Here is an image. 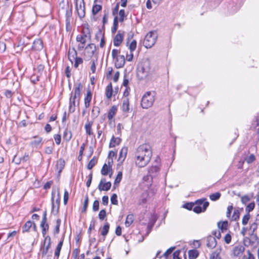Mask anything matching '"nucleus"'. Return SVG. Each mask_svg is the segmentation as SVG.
I'll list each match as a JSON object with an SVG mask.
<instances>
[{
	"label": "nucleus",
	"mask_w": 259,
	"mask_h": 259,
	"mask_svg": "<svg viewBox=\"0 0 259 259\" xmlns=\"http://www.w3.org/2000/svg\"><path fill=\"white\" fill-rule=\"evenodd\" d=\"M152 155L151 146L147 144L140 145L135 153V161L139 167L146 166L150 162Z\"/></svg>",
	"instance_id": "nucleus-1"
},
{
	"label": "nucleus",
	"mask_w": 259,
	"mask_h": 259,
	"mask_svg": "<svg viewBox=\"0 0 259 259\" xmlns=\"http://www.w3.org/2000/svg\"><path fill=\"white\" fill-rule=\"evenodd\" d=\"M82 85L80 83L74 85V92L71 94L69 100V112L73 113L75 109L76 103L78 104Z\"/></svg>",
	"instance_id": "nucleus-2"
},
{
	"label": "nucleus",
	"mask_w": 259,
	"mask_h": 259,
	"mask_svg": "<svg viewBox=\"0 0 259 259\" xmlns=\"http://www.w3.org/2000/svg\"><path fill=\"white\" fill-rule=\"evenodd\" d=\"M151 72L150 63L148 60L143 61L137 69V75L140 79L147 78Z\"/></svg>",
	"instance_id": "nucleus-3"
},
{
	"label": "nucleus",
	"mask_w": 259,
	"mask_h": 259,
	"mask_svg": "<svg viewBox=\"0 0 259 259\" xmlns=\"http://www.w3.org/2000/svg\"><path fill=\"white\" fill-rule=\"evenodd\" d=\"M155 100V92L151 91L147 92L143 95L142 98L141 106L143 109H148L153 105Z\"/></svg>",
	"instance_id": "nucleus-4"
},
{
	"label": "nucleus",
	"mask_w": 259,
	"mask_h": 259,
	"mask_svg": "<svg viewBox=\"0 0 259 259\" xmlns=\"http://www.w3.org/2000/svg\"><path fill=\"white\" fill-rule=\"evenodd\" d=\"M157 38V33L155 31L149 32L143 40V45L147 48H150L155 44Z\"/></svg>",
	"instance_id": "nucleus-5"
},
{
	"label": "nucleus",
	"mask_w": 259,
	"mask_h": 259,
	"mask_svg": "<svg viewBox=\"0 0 259 259\" xmlns=\"http://www.w3.org/2000/svg\"><path fill=\"white\" fill-rule=\"evenodd\" d=\"M90 39V35L85 33L84 31H82L81 34H78L76 36V41L79 43L77 46L78 49L79 50H82L84 48L88 40Z\"/></svg>",
	"instance_id": "nucleus-6"
},
{
	"label": "nucleus",
	"mask_w": 259,
	"mask_h": 259,
	"mask_svg": "<svg viewBox=\"0 0 259 259\" xmlns=\"http://www.w3.org/2000/svg\"><path fill=\"white\" fill-rule=\"evenodd\" d=\"M208 205L209 203L207 201L198 200L196 201V204H194L193 210L196 213H200L201 212L204 211Z\"/></svg>",
	"instance_id": "nucleus-7"
},
{
	"label": "nucleus",
	"mask_w": 259,
	"mask_h": 259,
	"mask_svg": "<svg viewBox=\"0 0 259 259\" xmlns=\"http://www.w3.org/2000/svg\"><path fill=\"white\" fill-rule=\"evenodd\" d=\"M51 246V237L49 236H47L44 239V241L41 243L40 247V253L42 257L45 256L47 253Z\"/></svg>",
	"instance_id": "nucleus-8"
},
{
	"label": "nucleus",
	"mask_w": 259,
	"mask_h": 259,
	"mask_svg": "<svg viewBox=\"0 0 259 259\" xmlns=\"http://www.w3.org/2000/svg\"><path fill=\"white\" fill-rule=\"evenodd\" d=\"M76 11L78 17L82 18L85 16V7L83 0H76Z\"/></svg>",
	"instance_id": "nucleus-9"
},
{
	"label": "nucleus",
	"mask_w": 259,
	"mask_h": 259,
	"mask_svg": "<svg viewBox=\"0 0 259 259\" xmlns=\"http://www.w3.org/2000/svg\"><path fill=\"white\" fill-rule=\"evenodd\" d=\"M113 162V160L111 158V159H109L108 161V164L106 163H105L101 169V174L102 175L104 176H106L109 175V177H111L112 172L110 173V171H111V163Z\"/></svg>",
	"instance_id": "nucleus-10"
},
{
	"label": "nucleus",
	"mask_w": 259,
	"mask_h": 259,
	"mask_svg": "<svg viewBox=\"0 0 259 259\" xmlns=\"http://www.w3.org/2000/svg\"><path fill=\"white\" fill-rule=\"evenodd\" d=\"M96 50V46L94 44H90L85 48L84 54L89 58L92 57Z\"/></svg>",
	"instance_id": "nucleus-11"
},
{
	"label": "nucleus",
	"mask_w": 259,
	"mask_h": 259,
	"mask_svg": "<svg viewBox=\"0 0 259 259\" xmlns=\"http://www.w3.org/2000/svg\"><path fill=\"white\" fill-rule=\"evenodd\" d=\"M111 187L110 182H106L105 179H102L98 186L100 191H108Z\"/></svg>",
	"instance_id": "nucleus-12"
},
{
	"label": "nucleus",
	"mask_w": 259,
	"mask_h": 259,
	"mask_svg": "<svg viewBox=\"0 0 259 259\" xmlns=\"http://www.w3.org/2000/svg\"><path fill=\"white\" fill-rule=\"evenodd\" d=\"M113 60L115 66L117 68H122L125 64V57L123 55H119Z\"/></svg>",
	"instance_id": "nucleus-13"
},
{
	"label": "nucleus",
	"mask_w": 259,
	"mask_h": 259,
	"mask_svg": "<svg viewBox=\"0 0 259 259\" xmlns=\"http://www.w3.org/2000/svg\"><path fill=\"white\" fill-rule=\"evenodd\" d=\"M206 242V245L209 248L212 249L217 245V240L213 236H208L207 237Z\"/></svg>",
	"instance_id": "nucleus-14"
},
{
	"label": "nucleus",
	"mask_w": 259,
	"mask_h": 259,
	"mask_svg": "<svg viewBox=\"0 0 259 259\" xmlns=\"http://www.w3.org/2000/svg\"><path fill=\"white\" fill-rule=\"evenodd\" d=\"M117 111V107L115 105L112 106L109 110L107 114V118L109 121L112 122L113 118Z\"/></svg>",
	"instance_id": "nucleus-15"
},
{
	"label": "nucleus",
	"mask_w": 259,
	"mask_h": 259,
	"mask_svg": "<svg viewBox=\"0 0 259 259\" xmlns=\"http://www.w3.org/2000/svg\"><path fill=\"white\" fill-rule=\"evenodd\" d=\"M128 151L127 147H123L120 150L119 154L118 161L122 163L125 160Z\"/></svg>",
	"instance_id": "nucleus-16"
},
{
	"label": "nucleus",
	"mask_w": 259,
	"mask_h": 259,
	"mask_svg": "<svg viewBox=\"0 0 259 259\" xmlns=\"http://www.w3.org/2000/svg\"><path fill=\"white\" fill-rule=\"evenodd\" d=\"M123 33L118 32L113 39V44L115 46H119L121 44L123 39Z\"/></svg>",
	"instance_id": "nucleus-17"
},
{
	"label": "nucleus",
	"mask_w": 259,
	"mask_h": 259,
	"mask_svg": "<svg viewBox=\"0 0 259 259\" xmlns=\"http://www.w3.org/2000/svg\"><path fill=\"white\" fill-rule=\"evenodd\" d=\"M244 247L242 245L235 246L233 251V255L235 256H240L244 251Z\"/></svg>",
	"instance_id": "nucleus-18"
},
{
	"label": "nucleus",
	"mask_w": 259,
	"mask_h": 259,
	"mask_svg": "<svg viewBox=\"0 0 259 259\" xmlns=\"http://www.w3.org/2000/svg\"><path fill=\"white\" fill-rule=\"evenodd\" d=\"M122 110L124 112H128L130 111V103L128 98H123L122 99V104L121 106Z\"/></svg>",
	"instance_id": "nucleus-19"
},
{
	"label": "nucleus",
	"mask_w": 259,
	"mask_h": 259,
	"mask_svg": "<svg viewBox=\"0 0 259 259\" xmlns=\"http://www.w3.org/2000/svg\"><path fill=\"white\" fill-rule=\"evenodd\" d=\"M43 48V45L42 41L37 39L34 41L32 49L35 51H40Z\"/></svg>",
	"instance_id": "nucleus-20"
},
{
	"label": "nucleus",
	"mask_w": 259,
	"mask_h": 259,
	"mask_svg": "<svg viewBox=\"0 0 259 259\" xmlns=\"http://www.w3.org/2000/svg\"><path fill=\"white\" fill-rule=\"evenodd\" d=\"M92 98V94L90 90L87 91V94L84 97V106L85 108H89L90 106V102Z\"/></svg>",
	"instance_id": "nucleus-21"
},
{
	"label": "nucleus",
	"mask_w": 259,
	"mask_h": 259,
	"mask_svg": "<svg viewBox=\"0 0 259 259\" xmlns=\"http://www.w3.org/2000/svg\"><path fill=\"white\" fill-rule=\"evenodd\" d=\"M55 193H52V208L54 209L55 207L57 209H58L59 205V193L58 192L57 194V198L56 199V202L55 203Z\"/></svg>",
	"instance_id": "nucleus-22"
},
{
	"label": "nucleus",
	"mask_w": 259,
	"mask_h": 259,
	"mask_svg": "<svg viewBox=\"0 0 259 259\" xmlns=\"http://www.w3.org/2000/svg\"><path fill=\"white\" fill-rule=\"evenodd\" d=\"M120 142L121 139L119 138H115L114 136H113L110 141L109 147H114L118 145L120 143Z\"/></svg>",
	"instance_id": "nucleus-23"
},
{
	"label": "nucleus",
	"mask_w": 259,
	"mask_h": 259,
	"mask_svg": "<svg viewBox=\"0 0 259 259\" xmlns=\"http://www.w3.org/2000/svg\"><path fill=\"white\" fill-rule=\"evenodd\" d=\"M92 124H93L92 122L88 121V122H87L85 124V125H84L85 132H86L87 134H88L89 136H94V135L93 132H92Z\"/></svg>",
	"instance_id": "nucleus-24"
},
{
	"label": "nucleus",
	"mask_w": 259,
	"mask_h": 259,
	"mask_svg": "<svg viewBox=\"0 0 259 259\" xmlns=\"http://www.w3.org/2000/svg\"><path fill=\"white\" fill-rule=\"evenodd\" d=\"M68 56L69 60L72 63L73 61L77 57V52L74 49L69 50Z\"/></svg>",
	"instance_id": "nucleus-25"
},
{
	"label": "nucleus",
	"mask_w": 259,
	"mask_h": 259,
	"mask_svg": "<svg viewBox=\"0 0 259 259\" xmlns=\"http://www.w3.org/2000/svg\"><path fill=\"white\" fill-rule=\"evenodd\" d=\"M113 90L111 83L109 84L106 88V96L108 99H110L112 95Z\"/></svg>",
	"instance_id": "nucleus-26"
},
{
	"label": "nucleus",
	"mask_w": 259,
	"mask_h": 259,
	"mask_svg": "<svg viewBox=\"0 0 259 259\" xmlns=\"http://www.w3.org/2000/svg\"><path fill=\"white\" fill-rule=\"evenodd\" d=\"M199 255L198 251L196 249L190 250L188 251V255L189 259H195Z\"/></svg>",
	"instance_id": "nucleus-27"
},
{
	"label": "nucleus",
	"mask_w": 259,
	"mask_h": 259,
	"mask_svg": "<svg viewBox=\"0 0 259 259\" xmlns=\"http://www.w3.org/2000/svg\"><path fill=\"white\" fill-rule=\"evenodd\" d=\"M240 211L238 209H235L234 210L233 214L231 218V222H236L239 219Z\"/></svg>",
	"instance_id": "nucleus-28"
},
{
	"label": "nucleus",
	"mask_w": 259,
	"mask_h": 259,
	"mask_svg": "<svg viewBox=\"0 0 259 259\" xmlns=\"http://www.w3.org/2000/svg\"><path fill=\"white\" fill-rule=\"evenodd\" d=\"M63 139L67 142L69 141L72 137L71 132L67 130H65L63 133Z\"/></svg>",
	"instance_id": "nucleus-29"
},
{
	"label": "nucleus",
	"mask_w": 259,
	"mask_h": 259,
	"mask_svg": "<svg viewBox=\"0 0 259 259\" xmlns=\"http://www.w3.org/2000/svg\"><path fill=\"white\" fill-rule=\"evenodd\" d=\"M63 239H62L59 242V243L58 244L57 246L56 247V250L55 252V256H57V257H59V256L60 255V251H61V249L62 245H63Z\"/></svg>",
	"instance_id": "nucleus-30"
},
{
	"label": "nucleus",
	"mask_w": 259,
	"mask_h": 259,
	"mask_svg": "<svg viewBox=\"0 0 259 259\" xmlns=\"http://www.w3.org/2000/svg\"><path fill=\"white\" fill-rule=\"evenodd\" d=\"M160 169V168L158 166H152L151 167L149 168L148 172L149 174L151 176H155V174H156L157 172H158Z\"/></svg>",
	"instance_id": "nucleus-31"
},
{
	"label": "nucleus",
	"mask_w": 259,
	"mask_h": 259,
	"mask_svg": "<svg viewBox=\"0 0 259 259\" xmlns=\"http://www.w3.org/2000/svg\"><path fill=\"white\" fill-rule=\"evenodd\" d=\"M134 220V217L133 214H130L127 215L125 222V225L126 226H130L133 223Z\"/></svg>",
	"instance_id": "nucleus-32"
},
{
	"label": "nucleus",
	"mask_w": 259,
	"mask_h": 259,
	"mask_svg": "<svg viewBox=\"0 0 259 259\" xmlns=\"http://www.w3.org/2000/svg\"><path fill=\"white\" fill-rule=\"evenodd\" d=\"M42 138L40 137H35L34 139L31 142V144L32 146L37 147L41 143Z\"/></svg>",
	"instance_id": "nucleus-33"
},
{
	"label": "nucleus",
	"mask_w": 259,
	"mask_h": 259,
	"mask_svg": "<svg viewBox=\"0 0 259 259\" xmlns=\"http://www.w3.org/2000/svg\"><path fill=\"white\" fill-rule=\"evenodd\" d=\"M148 197V193L147 192H143L140 198V203H145L147 202V198Z\"/></svg>",
	"instance_id": "nucleus-34"
},
{
	"label": "nucleus",
	"mask_w": 259,
	"mask_h": 259,
	"mask_svg": "<svg viewBox=\"0 0 259 259\" xmlns=\"http://www.w3.org/2000/svg\"><path fill=\"white\" fill-rule=\"evenodd\" d=\"M97 162V159L94 157L89 162L87 167L89 169H91Z\"/></svg>",
	"instance_id": "nucleus-35"
},
{
	"label": "nucleus",
	"mask_w": 259,
	"mask_h": 259,
	"mask_svg": "<svg viewBox=\"0 0 259 259\" xmlns=\"http://www.w3.org/2000/svg\"><path fill=\"white\" fill-rule=\"evenodd\" d=\"M65 165V162L62 159H59L57 163V167L59 169V172H61Z\"/></svg>",
	"instance_id": "nucleus-36"
},
{
	"label": "nucleus",
	"mask_w": 259,
	"mask_h": 259,
	"mask_svg": "<svg viewBox=\"0 0 259 259\" xmlns=\"http://www.w3.org/2000/svg\"><path fill=\"white\" fill-rule=\"evenodd\" d=\"M109 228H102L100 229L99 232H100L101 235L103 236V241H104L106 235L109 232Z\"/></svg>",
	"instance_id": "nucleus-37"
},
{
	"label": "nucleus",
	"mask_w": 259,
	"mask_h": 259,
	"mask_svg": "<svg viewBox=\"0 0 259 259\" xmlns=\"http://www.w3.org/2000/svg\"><path fill=\"white\" fill-rule=\"evenodd\" d=\"M102 9V6L100 5H95L92 9V13L94 15L97 14Z\"/></svg>",
	"instance_id": "nucleus-38"
},
{
	"label": "nucleus",
	"mask_w": 259,
	"mask_h": 259,
	"mask_svg": "<svg viewBox=\"0 0 259 259\" xmlns=\"http://www.w3.org/2000/svg\"><path fill=\"white\" fill-rule=\"evenodd\" d=\"M118 27V17L115 16L114 19L113 26L112 28V33H115Z\"/></svg>",
	"instance_id": "nucleus-39"
},
{
	"label": "nucleus",
	"mask_w": 259,
	"mask_h": 259,
	"mask_svg": "<svg viewBox=\"0 0 259 259\" xmlns=\"http://www.w3.org/2000/svg\"><path fill=\"white\" fill-rule=\"evenodd\" d=\"M118 15L119 18H118V21L123 22L125 16L124 10H120L118 13Z\"/></svg>",
	"instance_id": "nucleus-40"
},
{
	"label": "nucleus",
	"mask_w": 259,
	"mask_h": 259,
	"mask_svg": "<svg viewBox=\"0 0 259 259\" xmlns=\"http://www.w3.org/2000/svg\"><path fill=\"white\" fill-rule=\"evenodd\" d=\"M72 15V10L71 8L68 9L66 11V17L67 23H70V18Z\"/></svg>",
	"instance_id": "nucleus-41"
},
{
	"label": "nucleus",
	"mask_w": 259,
	"mask_h": 259,
	"mask_svg": "<svg viewBox=\"0 0 259 259\" xmlns=\"http://www.w3.org/2000/svg\"><path fill=\"white\" fill-rule=\"evenodd\" d=\"M46 221H47V213L46 211H45L43 213V217L42 219L41 222V224L40 225V227H48V224H46Z\"/></svg>",
	"instance_id": "nucleus-42"
},
{
	"label": "nucleus",
	"mask_w": 259,
	"mask_h": 259,
	"mask_svg": "<svg viewBox=\"0 0 259 259\" xmlns=\"http://www.w3.org/2000/svg\"><path fill=\"white\" fill-rule=\"evenodd\" d=\"M250 215L248 213L244 215L242 220V225L244 226L247 225L249 220L250 219Z\"/></svg>",
	"instance_id": "nucleus-43"
},
{
	"label": "nucleus",
	"mask_w": 259,
	"mask_h": 259,
	"mask_svg": "<svg viewBox=\"0 0 259 259\" xmlns=\"http://www.w3.org/2000/svg\"><path fill=\"white\" fill-rule=\"evenodd\" d=\"M92 64L91 66V70L93 73H95L96 70V65L97 64V59L94 60L93 59L92 60Z\"/></svg>",
	"instance_id": "nucleus-44"
},
{
	"label": "nucleus",
	"mask_w": 259,
	"mask_h": 259,
	"mask_svg": "<svg viewBox=\"0 0 259 259\" xmlns=\"http://www.w3.org/2000/svg\"><path fill=\"white\" fill-rule=\"evenodd\" d=\"M220 196L221 194L219 192H216L210 195V199L212 201H215L219 199Z\"/></svg>",
	"instance_id": "nucleus-45"
},
{
	"label": "nucleus",
	"mask_w": 259,
	"mask_h": 259,
	"mask_svg": "<svg viewBox=\"0 0 259 259\" xmlns=\"http://www.w3.org/2000/svg\"><path fill=\"white\" fill-rule=\"evenodd\" d=\"M254 206H255V204L254 202L250 203L249 204H248L247 205V206L245 208L246 211H247L248 213L250 211H252L254 209Z\"/></svg>",
	"instance_id": "nucleus-46"
},
{
	"label": "nucleus",
	"mask_w": 259,
	"mask_h": 259,
	"mask_svg": "<svg viewBox=\"0 0 259 259\" xmlns=\"http://www.w3.org/2000/svg\"><path fill=\"white\" fill-rule=\"evenodd\" d=\"M137 48V42L135 40H133L130 44L129 46V49L130 51L133 52L136 50Z\"/></svg>",
	"instance_id": "nucleus-47"
},
{
	"label": "nucleus",
	"mask_w": 259,
	"mask_h": 259,
	"mask_svg": "<svg viewBox=\"0 0 259 259\" xmlns=\"http://www.w3.org/2000/svg\"><path fill=\"white\" fill-rule=\"evenodd\" d=\"M157 219V216L155 214H153L151 215L150 219V227H152L154 225L155 222L156 221Z\"/></svg>",
	"instance_id": "nucleus-48"
},
{
	"label": "nucleus",
	"mask_w": 259,
	"mask_h": 259,
	"mask_svg": "<svg viewBox=\"0 0 259 259\" xmlns=\"http://www.w3.org/2000/svg\"><path fill=\"white\" fill-rule=\"evenodd\" d=\"M75 63H74V66L75 68H77L79 64H80L81 63H82L83 62V60L82 59V58H80V57H77L75 60Z\"/></svg>",
	"instance_id": "nucleus-49"
},
{
	"label": "nucleus",
	"mask_w": 259,
	"mask_h": 259,
	"mask_svg": "<svg viewBox=\"0 0 259 259\" xmlns=\"http://www.w3.org/2000/svg\"><path fill=\"white\" fill-rule=\"evenodd\" d=\"M255 159V156L253 154H250L248 157H247L245 160L248 163H252Z\"/></svg>",
	"instance_id": "nucleus-50"
},
{
	"label": "nucleus",
	"mask_w": 259,
	"mask_h": 259,
	"mask_svg": "<svg viewBox=\"0 0 259 259\" xmlns=\"http://www.w3.org/2000/svg\"><path fill=\"white\" fill-rule=\"evenodd\" d=\"M250 197L248 195H244L241 198V200L243 204H246L250 201Z\"/></svg>",
	"instance_id": "nucleus-51"
},
{
	"label": "nucleus",
	"mask_w": 259,
	"mask_h": 259,
	"mask_svg": "<svg viewBox=\"0 0 259 259\" xmlns=\"http://www.w3.org/2000/svg\"><path fill=\"white\" fill-rule=\"evenodd\" d=\"M175 247H170L169 248V249H168L163 254V256L167 258L168 255L171 253V252H172V251L174 250L175 249Z\"/></svg>",
	"instance_id": "nucleus-52"
},
{
	"label": "nucleus",
	"mask_w": 259,
	"mask_h": 259,
	"mask_svg": "<svg viewBox=\"0 0 259 259\" xmlns=\"http://www.w3.org/2000/svg\"><path fill=\"white\" fill-rule=\"evenodd\" d=\"M122 174L121 171H119L115 180V183H119L122 179Z\"/></svg>",
	"instance_id": "nucleus-53"
},
{
	"label": "nucleus",
	"mask_w": 259,
	"mask_h": 259,
	"mask_svg": "<svg viewBox=\"0 0 259 259\" xmlns=\"http://www.w3.org/2000/svg\"><path fill=\"white\" fill-rule=\"evenodd\" d=\"M209 259H222V258L219 256V254L218 253H217L216 252H213L210 254Z\"/></svg>",
	"instance_id": "nucleus-54"
},
{
	"label": "nucleus",
	"mask_w": 259,
	"mask_h": 259,
	"mask_svg": "<svg viewBox=\"0 0 259 259\" xmlns=\"http://www.w3.org/2000/svg\"><path fill=\"white\" fill-rule=\"evenodd\" d=\"M117 196L116 194H113L112 195V196L111 197V201L113 204H117L118 201L117 200Z\"/></svg>",
	"instance_id": "nucleus-55"
},
{
	"label": "nucleus",
	"mask_w": 259,
	"mask_h": 259,
	"mask_svg": "<svg viewBox=\"0 0 259 259\" xmlns=\"http://www.w3.org/2000/svg\"><path fill=\"white\" fill-rule=\"evenodd\" d=\"M217 225L218 227H228L229 223L227 221H220L218 223Z\"/></svg>",
	"instance_id": "nucleus-56"
},
{
	"label": "nucleus",
	"mask_w": 259,
	"mask_h": 259,
	"mask_svg": "<svg viewBox=\"0 0 259 259\" xmlns=\"http://www.w3.org/2000/svg\"><path fill=\"white\" fill-rule=\"evenodd\" d=\"M233 207L232 205H230V206H228L227 211L226 212L227 217H228V218L231 217V212L233 210Z\"/></svg>",
	"instance_id": "nucleus-57"
},
{
	"label": "nucleus",
	"mask_w": 259,
	"mask_h": 259,
	"mask_svg": "<svg viewBox=\"0 0 259 259\" xmlns=\"http://www.w3.org/2000/svg\"><path fill=\"white\" fill-rule=\"evenodd\" d=\"M106 211L104 209H102L100 211L99 213V217L101 220H103L104 219L105 217H106Z\"/></svg>",
	"instance_id": "nucleus-58"
},
{
	"label": "nucleus",
	"mask_w": 259,
	"mask_h": 259,
	"mask_svg": "<svg viewBox=\"0 0 259 259\" xmlns=\"http://www.w3.org/2000/svg\"><path fill=\"white\" fill-rule=\"evenodd\" d=\"M99 208V202L98 200H95L94 202L93 209L94 211H96L98 210Z\"/></svg>",
	"instance_id": "nucleus-59"
},
{
	"label": "nucleus",
	"mask_w": 259,
	"mask_h": 259,
	"mask_svg": "<svg viewBox=\"0 0 259 259\" xmlns=\"http://www.w3.org/2000/svg\"><path fill=\"white\" fill-rule=\"evenodd\" d=\"M54 139H55L56 143L57 145H59L61 143V135H59V134L55 135L54 136Z\"/></svg>",
	"instance_id": "nucleus-60"
},
{
	"label": "nucleus",
	"mask_w": 259,
	"mask_h": 259,
	"mask_svg": "<svg viewBox=\"0 0 259 259\" xmlns=\"http://www.w3.org/2000/svg\"><path fill=\"white\" fill-rule=\"evenodd\" d=\"M194 204L192 203H187L183 205V207L188 209L189 210L193 209Z\"/></svg>",
	"instance_id": "nucleus-61"
},
{
	"label": "nucleus",
	"mask_w": 259,
	"mask_h": 259,
	"mask_svg": "<svg viewBox=\"0 0 259 259\" xmlns=\"http://www.w3.org/2000/svg\"><path fill=\"white\" fill-rule=\"evenodd\" d=\"M118 54H119V51L117 49H113L112 51L111 55H112V58H113V59L119 56V55H118Z\"/></svg>",
	"instance_id": "nucleus-62"
},
{
	"label": "nucleus",
	"mask_w": 259,
	"mask_h": 259,
	"mask_svg": "<svg viewBox=\"0 0 259 259\" xmlns=\"http://www.w3.org/2000/svg\"><path fill=\"white\" fill-rule=\"evenodd\" d=\"M133 52L130 51V54H127L126 56V59L127 61H132L133 59Z\"/></svg>",
	"instance_id": "nucleus-63"
},
{
	"label": "nucleus",
	"mask_w": 259,
	"mask_h": 259,
	"mask_svg": "<svg viewBox=\"0 0 259 259\" xmlns=\"http://www.w3.org/2000/svg\"><path fill=\"white\" fill-rule=\"evenodd\" d=\"M180 250H177L173 253V258L174 259H180L179 255L180 253Z\"/></svg>",
	"instance_id": "nucleus-64"
}]
</instances>
